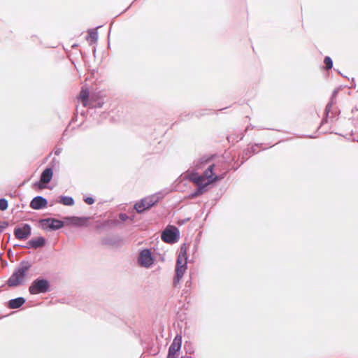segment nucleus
I'll list each match as a JSON object with an SVG mask.
<instances>
[{"label":"nucleus","instance_id":"obj_1","mask_svg":"<svg viewBox=\"0 0 358 358\" xmlns=\"http://www.w3.org/2000/svg\"><path fill=\"white\" fill-rule=\"evenodd\" d=\"M31 267V264L29 262L22 260L8 279L7 285L12 287L22 285Z\"/></svg>","mask_w":358,"mask_h":358},{"label":"nucleus","instance_id":"obj_2","mask_svg":"<svg viewBox=\"0 0 358 358\" xmlns=\"http://www.w3.org/2000/svg\"><path fill=\"white\" fill-rule=\"evenodd\" d=\"M51 290L50 282L42 277H38L34 280L29 287V292L32 295L46 294Z\"/></svg>","mask_w":358,"mask_h":358},{"label":"nucleus","instance_id":"obj_3","mask_svg":"<svg viewBox=\"0 0 358 358\" xmlns=\"http://www.w3.org/2000/svg\"><path fill=\"white\" fill-rule=\"evenodd\" d=\"M162 199L159 194L143 198L134 204V209L138 213L142 214L155 206Z\"/></svg>","mask_w":358,"mask_h":358},{"label":"nucleus","instance_id":"obj_4","mask_svg":"<svg viewBox=\"0 0 358 358\" xmlns=\"http://www.w3.org/2000/svg\"><path fill=\"white\" fill-rule=\"evenodd\" d=\"M162 240L169 244H173L180 238V231L174 225H168L161 234Z\"/></svg>","mask_w":358,"mask_h":358},{"label":"nucleus","instance_id":"obj_5","mask_svg":"<svg viewBox=\"0 0 358 358\" xmlns=\"http://www.w3.org/2000/svg\"><path fill=\"white\" fill-rule=\"evenodd\" d=\"M43 229L48 231H56L64 227L65 220H60L52 217L43 218L39 220Z\"/></svg>","mask_w":358,"mask_h":358},{"label":"nucleus","instance_id":"obj_6","mask_svg":"<svg viewBox=\"0 0 358 358\" xmlns=\"http://www.w3.org/2000/svg\"><path fill=\"white\" fill-rule=\"evenodd\" d=\"M138 264L145 268H150L155 262V257L149 248H144L139 252L137 258Z\"/></svg>","mask_w":358,"mask_h":358},{"label":"nucleus","instance_id":"obj_7","mask_svg":"<svg viewBox=\"0 0 358 358\" xmlns=\"http://www.w3.org/2000/svg\"><path fill=\"white\" fill-rule=\"evenodd\" d=\"M101 243L103 245L120 248L124 245V239L118 234H112L102 238Z\"/></svg>","mask_w":358,"mask_h":358},{"label":"nucleus","instance_id":"obj_8","mask_svg":"<svg viewBox=\"0 0 358 358\" xmlns=\"http://www.w3.org/2000/svg\"><path fill=\"white\" fill-rule=\"evenodd\" d=\"M90 217L87 216H66L64 217L65 224L67 225H71L74 227H86L88 224V221Z\"/></svg>","mask_w":358,"mask_h":358},{"label":"nucleus","instance_id":"obj_9","mask_svg":"<svg viewBox=\"0 0 358 358\" xmlns=\"http://www.w3.org/2000/svg\"><path fill=\"white\" fill-rule=\"evenodd\" d=\"M13 234L18 240H27L31 235V227L30 224L24 223L21 226H17Z\"/></svg>","mask_w":358,"mask_h":358},{"label":"nucleus","instance_id":"obj_10","mask_svg":"<svg viewBox=\"0 0 358 358\" xmlns=\"http://www.w3.org/2000/svg\"><path fill=\"white\" fill-rule=\"evenodd\" d=\"M57 163H59V162L55 158H53L48 166L41 173V180L44 183H49L52 180L54 167Z\"/></svg>","mask_w":358,"mask_h":358},{"label":"nucleus","instance_id":"obj_11","mask_svg":"<svg viewBox=\"0 0 358 358\" xmlns=\"http://www.w3.org/2000/svg\"><path fill=\"white\" fill-rule=\"evenodd\" d=\"M182 345V336L177 334L173 338V342L170 345L168 350L167 356L171 357H176L178 352L180 350Z\"/></svg>","mask_w":358,"mask_h":358},{"label":"nucleus","instance_id":"obj_12","mask_svg":"<svg viewBox=\"0 0 358 358\" xmlns=\"http://www.w3.org/2000/svg\"><path fill=\"white\" fill-rule=\"evenodd\" d=\"M196 185H197L196 188L192 192H191L187 196V198L192 199L201 196V194L207 192L209 186V182L203 181Z\"/></svg>","mask_w":358,"mask_h":358},{"label":"nucleus","instance_id":"obj_13","mask_svg":"<svg viewBox=\"0 0 358 358\" xmlns=\"http://www.w3.org/2000/svg\"><path fill=\"white\" fill-rule=\"evenodd\" d=\"M48 201L42 196H34L29 204L30 208L34 210H41L47 207Z\"/></svg>","mask_w":358,"mask_h":358},{"label":"nucleus","instance_id":"obj_14","mask_svg":"<svg viewBox=\"0 0 358 358\" xmlns=\"http://www.w3.org/2000/svg\"><path fill=\"white\" fill-rule=\"evenodd\" d=\"M46 244V239L43 236H38L36 238L29 240L25 246V248L37 249L44 247Z\"/></svg>","mask_w":358,"mask_h":358},{"label":"nucleus","instance_id":"obj_15","mask_svg":"<svg viewBox=\"0 0 358 358\" xmlns=\"http://www.w3.org/2000/svg\"><path fill=\"white\" fill-rule=\"evenodd\" d=\"M194 169L192 171H188L185 176L186 179L193 182L194 184L205 181L203 176L200 175Z\"/></svg>","mask_w":358,"mask_h":358},{"label":"nucleus","instance_id":"obj_16","mask_svg":"<svg viewBox=\"0 0 358 358\" xmlns=\"http://www.w3.org/2000/svg\"><path fill=\"white\" fill-rule=\"evenodd\" d=\"M119 224H120V221L116 219H113V220L108 219V220H106L103 222H98V224L96 226V229L97 230H100V229H106V228H112V227L117 226Z\"/></svg>","mask_w":358,"mask_h":358},{"label":"nucleus","instance_id":"obj_17","mask_svg":"<svg viewBox=\"0 0 358 358\" xmlns=\"http://www.w3.org/2000/svg\"><path fill=\"white\" fill-rule=\"evenodd\" d=\"M187 268V260H185L180 257H178L176 259V265L175 268V273L185 274Z\"/></svg>","mask_w":358,"mask_h":358},{"label":"nucleus","instance_id":"obj_18","mask_svg":"<svg viewBox=\"0 0 358 358\" xmlns=\"http://www.w3.org/2000/svg\"><path fill=\"white\" fill-rule=\"evenodd\" d=\"M26 302L25 298L19 296L8 301V307L10 309H17L22 307Z\"/></svg>","mask_w":358,"mask_h":358},{"label":"nucleus","instance_id":"obj_19","mask_svg":"<svg viewBox=\"0 0 358 358\" xmlns=\"http://www.w3.org/2000/svg\"><path fill=\"white\" fill-rule=\"evenodd\" d=\"M212 159V157L208 156H203L194 161V168L195 170L201 169L206 164H207Z\"/></svg>","mask_w":358,"mask_h":358},{"label":"nucleus","instance_id":"obj_20","mask_svg":"<svg viewBox=\"0 0 358 358\" xmlns=\"http://www.w3.org/2000/svg\"><path fill=\"white\" fill-rule=\"evenodd\" d=\"M101 26H98L95 29H90L87 30L88 36H87V40L90 41V44L92 45L97 42L98 41V31L97 29L101 27Z\"/></svg>","mask_w":358,"mask_h":358},{"label":"nucleus","instance_id":"obj_21","mask_svg":"<svg viewBox=\"0 0 358 358\" xmlns=\"http://www.w3.org/2000/svg\"><path fill=\"white\" fill-rule=\"evenodd\" d=\"M57 202L66 206H72L75 203V201L72 196L66 195L59 196Z\"/></svg>","mask_w":358,"mask_h":358},{"label":"nucleus","instance_id":"obj_22","mask_svg":"<svg viewBox=\"0 0 358 358\" xmlns=\"http://www.w3.org/2000/svg\"><path fill=\"white\" fill-rule=\"evenodd\" d=\"M90 92L89 90L86 88H82V90L80 92L79 94V99H80L83 101V104L84 106H87L89 102L90 101Z\"/></svg>","mask_w":358,"mask_h":358},{"label":"nucleus","instance_id":"obj_23","mask_svg":"<svg viewBox=\"0 0 358 358\" xmlns=\"http://www.w3.org/2000/svg\"><path fill=\"white\" fill-rule=\"evenodd\" d=\"M243 133H241L240 134H231L227 136V140L229 143H234L243 140Z\"/></svg>","mask_w":358,"mask_h":358},{"label":"nucleus","instance_id":"obj_24","mask_svg":"<svg viewBox=\"0 0 358 358\" xmlns=\"http://www.w3.org/2000/svg\"><path fill=\"white\" fill-rule=\"evenodd\" d=\"M178 257H180V258L187 260V245L186 243L181 245Z\"/></svg>","mask_w":358,"mask_h":358},{"label":"nucleus","instance_id":"obj_25","mask_svg":"<svg viewBox=\"0 0 358 358\" xmlns=\"http://www.w3.org/2000/svg\"><path fill=\"white\" fill-rule=\"evenodd\" d=\"M214 168H215V164H211L210 165L207 169H206V171L203 172V178L204 179L206 178L207 180L210 179V177L213 176V175H214Z\"/></svg>","mask_w":358,"mask_h":358},{"label":"nucleus","instance_id":"obj_26","mask_svg":"<svg viewBox=\"0 0 358 358\" xmlns=\"http://www.w3.org/2000/svg\"><path fill=\"white\" fill-rule=\"evenodd\" d=\"M103 105V101H94L92 99V96L90 98V101L88 103V106L90 108H101Z\"/></svg>","mask_w":358,"mask_h":358},{"label":"nucleus","instance_id":"obj_27","mask_svg":"<svg viewBox=\"0 0 358 358\" xmlns=\"http://www.w3.org/2000/svg\"><path fill=\"white\" fill-rule=\"evenodd\" d=\"M324 69L325 70H330L333 68V60L329 56H326L324 59Z\"/></svg>","mask_w":358,"mask_h":358},{"label":"nucleus","instance_id":"obj_28","mask_svg":"<svg viewBox=\"0 0 358 358\" xmlns=\"http://www.w3.org/2000/svg\"><path fill=\"white\" fill-rule=\"evenodd\" d=\"M8 203L5 198L0 199V210L3 211L8 208Z\"/></svg>","mask_w":358,"mask_h":358},{"label":"nucleus","instance_id":"obj_29","mask_svg":"<svg viewBox=\"0 0 358 358\" xmlns=\"http://www.w3.org/2000/svg\"><path fill=\"white\" fill-rule=\"evenodd\" d=\"M335 103L334 101H329L328 103L327 104L325 109H324V114L327 115V116L329 115V113L331 110L333 105Z\"/></svg>","mask_w":358,"mask_h":358},{"label":"nucleus","instance_id":"obj_30","mask_svg":"<svg viewBox=\"0 0 358 358\" xmlns=\"http://www.w3.org/2000/svg\"><path fill=\"white\" fill-rule=\"evenodd\" d=\"M223 178L222 176H219V175H217L214 173V175H213L212 177L210 178V179L208 180L207 182H209V185L210 184V182H218L220 180H221Z\"/></svg>","mask_w":358,"mask_h":358},{"label":"nucleus","instance_id":"obj_31","mask_svg":"<svg viewBox=\"0 0 358 358\" xmlns=\"http://www.w3.org/2000/svg\"><path fill=\"white\" fill-rule=\"evenodd\" d=\"M183 275H184V274L175 273V275L173 277V286L174 287L177 286V284L179 283V282L180 281V280Z\"/></svg>","mask_w":358,"mask_h":358},{"label":"nucleus","instance_id":"obj_32","mask_svg":"<svg viewBox=\"0 0 358 358\" xmlns=\"http://www.w3.org/2000/svg\"><path fill=\"white\" fill-rule=\"evenodd\" d=\"M43 183H44V182L43 181H41L40 179L38 181H36L35 182H34L33 185L34 187L43 189V188L46 187V185Z\"/></svg>","mask_w":358,"mask_h":358},{"label":"nucleus","instance_id":"obj_33","mask_svg":"<svg viewBox=\"0 0 358 358\" xmlns=\"http://www.w3.org/2000/svg\"><path fill=\"white\" fill-rule=\"evenodd\" d=\"M83 200L88 205H92L95 202L94 199L92 196H85Z\"/></svg>","mask_w":358,"mask_h":358},{"label":"nucleus","instance_id":"obj_34","mask_svg":"<svg viewBox=\"0 0 358 358\" xmlns=\"http://www.w3.org/2000/svg\"><path fill=\"white\" fill-rule=\"evenodd\" d=\"M119 218L121 222H126L129 219V216L127 215L126 213H120L119 214Z\"/></svg>","mask_w":358,"mask_h":358},{"label":"nucleus","instance_id":"obj_35","mask_svg":"<svg viewBox=\"0 0 358 358\" xmlns=\"http://www.w3.org/2000/svg\"><path fill=\"white\" fill-rule=\"evenodd\" d=\"M339 92V88H336L335 89L333 92H332V94L331 96V98H330V100L329 101H334L336 102V98L338 95Z\"/></svg>","mask_w":358,"mask_h":358},{"label":"nucleus","instance_id":"obj_36","mask_svg":"<svg viewBox=\"0 0 358 358\" xmlns=\"http://www.w3.org/2000/svg\"><path fill=\"white\" fill-rule=\"evenodd\" d=\"M8 227V223L6 221H0V234Z\"/></svg>","mask_w":358,"mask_h":358},{"label":"nucleus","instance_id":"obj_37","mask_svg":"<svg viewBox=\"0 0 358 358\" xmlns=\"http://www.w3.org/2000/svg\"><path fill=\"white\" fill-rule=\"evenodd\" d=\"M328 118H329V116H327V115H325L324 113V117H323V118L322 120V122H321V124H320V127H318V129H320L324 124L328 122Z\"/></svg>","mask_w":358,"mask_h":358},{"label":"nucleus","instance_id":"obj_38","mask_svg":"<svg viewBox=\"0 0 358 358\" xmlns=\"http://www.w3.org/2000/svg\"><path fill=\"white\" fill-rule=\"evenodd\" d=\"M251 155H252V154L250 152V148H248L243 151V157H245V160H246L248 158H249Z\"/></svg>","mask_w":358,"mask_h":358},{"label":"nucleus","instance_id":"obj_39","mask_svg":"<svg viewBox=\"0 0 358 358\" xmlns=\"http://www.w3.org/2000/svg\"><path fill=\"white\" fill-rule=\"evenodd\" d=\"M207 110H208L207 109H205V110H201L196 111L195 112V115L196 117H200V116L204 115L205 114H206V112Z\"/></svg>","mask_w":358,"mask_h":358},{"label":"nucleus","instance_id":"obj_40","mask_svg":"<svg viewBox=\"0 0 358 358\" xmlns=\"http://www.w3.org/2000/svg\"><path fill=\"white\" fill-rule=\"evenodd\" d=\"M62 148H56L55 150V155L58 156L62 153Z\"/></svg>","mask_w":358,"mask_h":358},{"label":"nucleus","instance_id":"obj_41","mask_svg":"<svg viewBox=\"0 0 358 358\" xmlns=\"http://www.w3.org/2000/svg\"><path fill=\"white\" fill-rule=\"evenodd\" d=\"M190 220V218L188 217V218H186V219H184V220H182L179 222V224L182 225V224H185L187 222L189 221Z\"/></svg>","mask_w":358,"mask_h":358},{"label":"nucleus","instance_id":"obj_42","mask_svg":"<svg viewBox=\"0 0 358 358\" xmlns=\"http://www.w3.org/2000/svg\"><path fill=\"white\" fill-rule=\"evenodd\" d=\"M250 152H251L252 154H255V153H257V150H256V149L254 148V146H252L251 148H250Z\"/></svg>","mask_w":358,"mask_h":358},{"label":"nucleus","instance_id":"obj_43","mask_svg":"<svg viewBox=\"0 0 358 358\" xmlns=\"http://www.w3.org/2000/svg\"><path fill=\"white\" fill-rule=\"evenodd\" d=\"M77 117H78V115H75L73 117V118L71 119V122H75V121L76 120V119H77Z\"/></svg>","mask_w":358,"mask_h":358},{"label":"nucleus","instance_id":"obj_44","mask_svg":"<svg viewBox=\"0 0 358 358\" xmlns=\"http://www.w3.org/2000/svg\"><path fill=\"white\" fill-rule=\"evenodd\" d=\"M23 246L24 245H18V244H16L14 245V247H19V248H24Z\"/></svg>","mask_w":358,"mask_h":358},{"label":"nucleus","instance_id":"obj_45","mask_svg":"<svg viewBox=\"0 0 358 358\" xmlns=\"http://www.w3.org/2000/svg\"><path fill=\"white\" fill-rule=\"evenodd\" d=\"M251 127H252V125H249V126H248V127H246V129H245V131H248V129L249 128H251Z\"/></svg>","mask_w":358,"mask_h":358},{"label":"nucleus","instance_id":"obj_46","mask_svg":"<svg viewBox=\"0 0 358 358\" xmlns=\"http://www.w3.org/2000/svg\"><path fill=\"white\" fill-rule=\"evenodd\" d=\"M134 219V216H132V217H129V220H131V221H133Z\"/></svg>","mask_w":358,"mask_h":358},{"label":"nucleus","instance_id":"obj_47","mask_svg":"<svg viewBox=\"0 0 358 358\" xmlns=\"http://www.w3.org/2000/svg\"><path fill=\"white\" fill-rule=\"evenodd\" d=\"M354 110H357H357H358L357 107H355V108L352 109V111H354Z\"/></svg>","mask_w":358,"mask_h":358},{"label":"nucleus","instance_id":"obj_48","mask_svg":"<svg viewBox=\"0 0 358 358\" xmlns=\"http://www.w3.org/2000/svg\"><path fill=\"white\" fill-rule=\"evenodd\" d=\"M308 137L309 138H315V136H311V135L308 136Z\"/></svg>","mask_w":358,"mask_h":358},{"label":"nucleus","instance_id":"obj_49","mask_svg":"<svg viewBox=\"0 0 358 358\" xmlns=\"http://www.w3.org/2000/svg\"><path fill=\"white\" fill-rule=\"evenodd\" d=\"M166 358H175V357H171L167 356Z\"/></svg>","mask_w":358,"mask_h":358},{"label":"nucleus","instance_id":"obj_50","mask_svg":"<svg viewBox=\"0 0 358 358\" xmlns=\"http://www.w3.org/2000/svg\"><path fill=\"white\" fill-rule=\"evenodd\" d=\"M357 92H358V90H357Z\"/></svg>","mask_w":358,"mask_h":358}]
</instances>
